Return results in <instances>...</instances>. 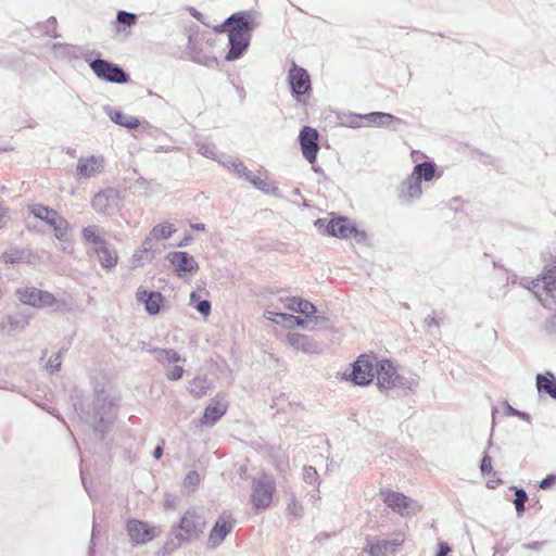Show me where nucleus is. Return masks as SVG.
I'll list each match as a JSON object with an SVG mask.
<instances>
[{"mask_svg":"<svg viewBox=\"0 0 556 556\" xmlns=\"http://www.w3.org/2000/svg\"><path fill=\"white\" fill-rule=\"evenodd\" d=\"M412 174L418 178L420 182L422 180L432 181L433 179H439L442 176V172L439 170L437 164L432 160H427L416 164Z\"/></svg>","mask_w":556,"mask_h":556,"instance_id":"28","label":"nucleus"},{"mask_svg":"<svg viewBox=\"0 0 556 556\" xmlns=\"http://www.w3.org/2000/svg\"><path fill=\"white\" fill-rule=\"evenodd\" d=\"M286 308L306 318L314 315V313H317V307L311 301L300 296L288 298Z\"/></svg>","mask_w":556,"mask_h":556,"instance_id":"32","label":"nucleus"},{"mask_svg":"<svg viewBox=\"0 0 556 556\" xmlns=\"http://www.w3.org/2000/svg\"><path fill=\"white\" fill-rule=\"evenodd\" d=\"M52 52L56 59L73 61L84 59H91L96 51L89 50L84 46H76L71 43L54 42L52 43Z\"/></svg>","mask_w":556,"mask_h":556,"instance_id":"16","label":"nucleus"},{"mask_svg":"<svg viewBox=\"0 0 556 556\" xmlns=\"http://www.w3.org/2000/svg\"><path fill=\"white\" fill-rule=\"evenodd\" d=\"M185 369L175 364L172 368L166 371V378L170 381H177L182 378Z\"/></svg>","mask_w":556,"mask_h":556,"instance_id":"53","label":"nucleus"},{"mask_svg":"<svg viewBox=\"0 0 556 556\" xmlns=\"http://www.w3.org/2000/svg\"><path fill=\"white\" fill-rule=\"evenodd\" d=\"M56 17L50 16L46 22L37 23L34 27V31L39 35L56 38L59 37V34L56 33Z\"/></svg>","mask_w":556,"mask_h":556,"instance_id":"40","label":"nucleus"},{"mask_svg":"<svg viewBox=\"0 0 556 556\" xmlns=\"http://www.w3.org/2000/svg\"><path fill=\"white\" fill-rule=\"evenodd\" d=\"M403 539L378 540L376 542H368L366 551L371 556H386L388 553H395L403 544Z\"/></svg>","mask_w":556,"mask_h":556,"instance_id":"27","label":"nucleus"},{"mask_svg":"<svg viewBox=\"0 0 556 556\" xmlns=\"http://www.w3.org/2000/svg\"><path fill=\"white\" fill-rule=\"evenodd\" d=\"M148 351L154 355L155 361L163 366L186 362L174 349L150 348Z\"/></svg>","mask_w":556,"mask_h":556,"instance_id":"35","label":"nucleus"},{"mask_svg":"<svg viewBox=\"0 0 556 556\" xmlns=\"http://www.w3.org/2000/svg\"><path fill=\"white\" fill-rule=\"evenodd\" d=\"M440 319L434 315H429L424 319V327L429 331L432 327H440Z\"/></svg>","mask_w":556,"mask_h":556,"instance_id":"59","label":"nucleus"},{"mask_svg":"<svg viewBox=\"0 0 556 556\" xmlns=\"http://www.w3.org/2000/svg\"><path fill=\"white\" fill-rule=\"evenodd\" d=\"M464 201L459 197H454L450 200L447 206L454 212H458L463 206Z\"/></svg>","mask_w":556,"mask_h":556,"instance_id":"61","label":"nucleus"},{"mask_svg":"<svg viewBox=\"0 0 556 556\" xmlns=\"http://www.w3.org/2000/svg\"><path fill=\"white\" fill-rule=\"evenodd\" d=\"M554 485H556V473L547 475L539 483V488L542 490H547Z\"/></svg>","mask_w":556,"mask_h":556,"instance_id":"57","label":"nucleus"},{"mask_svg":"<svg viewBox=\"0 0 556 556\" xmlns=\"http://www.w3.org/2000/svg\"><path fill=\"white\" fill-rule=\"evenodd\" d=\"M554 265H546L540 278L523 285L544 307L556 304V260Z\"/></svg>","mask_w":556,"mask_h":556,"instance_id":"5","label":"nucleus"},{"mask_svg":"<svg viewBox=\"0 0 556 556\" xmlns=\"http://www.w3.org/2000/svg\"><path fill=\"white\" fill-rule=\"evenodd\" d=\"M318 229L325 225L323 233L339 239L353 238L357 243H364L367 240L365 230L357 228L355 222L346 216H333L330 220L318 218L315 223Z\"/></svg>","mask_w":556,"mask_h":556,"instance_id":"4","label":"nucleus"},{"mask_svg":"<svg viewBox=\"0 0 556 556\" xmlns=\"http://www.w3.org/2000/svg\"><path fill=\"white\" fill-rule=\"evenodd\" d=\"M106 192L108 191H100L98 192L93 199H92V205L93 207H106L108 206V201H109V198L106 195Z\"/></svg>","mask_w":556,"mask_h":556,"instance_id":"54","label":"nucleus"},{"mask_svg":"<svg viewBox=\"0 0 556 556\" xmlns=\"http://www.w3.org/2000/svg\"><path fill=\"white\" fill-rule=\"evenodd\" d=\"M535 387L539 393H545L553 400H556V376L552 371L538 374L535 377Z\"/></svg>","mask_w":556,"mask_h":556,"instance_id":"33","label":"nucleus"},{"mask_svg":"<svg viewBox=\"0 0 556 556\" xmlns=\"http://www.w3.org/2000/svg\"><path fill=\"white\" fill-rule=\"evenodd\" d=\"M276 484L268 475H263L258 479L252 481L251 503L254 508L264 509L269 507L273 502Z\"/></svg>","mask_w":556,"mask_h":556,"instance_id":"10","label":"nucleus"},{"mask_svg":"<svg viewBox=\"0 0 556 556\" xmlns=\"http://www.w3.org/2000/svg\"><path fill=\"white\" fill-rule=\"evenodd\" d=\"M103 112L111 122L129 130L137 128L142 123L148 124L146 121H141L138 117L125 115L122 110L115 109L109 104L103 106Z\"/></svg>","mask_w":556,"mask_h":556,"instance_id":"25","label":"nucleus"},{"mask_svg":"<svg viewBox=\"0 0 556 556\" xmlns=\"http://www.w3.org/2000/svg\"><path fill=\"white\" fill-rule=\"evenodd\" d=\"M286 340L295 351L303 352L305 354H315L320 351L318 342L304 333L289 332Z\"/></svg>","mask_w":556,"mask_h":556,"instance_id":"22","label":"nucleus"},{"mask_svg":"<svg viewBox=\"0 0 556 556\" xmlns=\"http://www.w3.org/2000/svg\"><path fill=\"white\" fill-rule=\"evenodd\" d=\"M364 121H366L368 124L374 125L376 127H382L388 128L391 126L392 123L404 125L406 124L405 121L402 118L386 112H370L367 114H364Z\"/></svg>","mask_w":556,"mask_h":556,"instance_id":"31","label":"nucleus"},{"mask_svg":"<svg viewBox=\"0 0 556 556\" xmlns=\"http://www.w3.org/2000/svg\"><path fill=\"white\" fill-rule=\"evenodd\" d=\"M74 410L81 421L90 426L99 440L111 431L116 418L115 404L104 387H96L93 399L86 397L75 390L71 395Z\"/></svg>","mask_w":556,"mask_h":556,"instance_id":"1","label":"nucleus"},{"mask_svg":"<svg viewBox=\"0 0 556 556\" xmlns=\"http://www.w3.org/2000/svg\"><path fill=\"white\" fill-rule=\"evenodd\" d=\"M479 468L483 477L490 476L493 472L492 457L488 454V452H484L480 460Z\"/></svg>","mask_w":556,"mask_h":556,"instance_id":"50","label":"nucleus"},{"mask_svg":"<svg viewBox=\"0 0 556 556\" xmlns=\"http://www.w3.org/2000/svg\"><path fill=\"white\" fill-rule=\"evenodd\" d=\"M200 482V476L197 471L192 470L189 471L185 478V484L186 485H192L195 486Z\"/></svg>","mask_w":556,"mask_h":556,"instance_id":"58","label":"nucleus"},{"mask_svg":"<svg viewBox=\"0 0 556 556\" xmlns=\"http://www.w3.org/2000/svg\"><path fill=\"white\" fill-rule=\"evenodd\" d=\"M251 38L248 36L230 34L228 35L229 50L225 55V60L228 62L241 59L248 51Z\"/></svg>","mask_w":556,"mask_h":556,"instance_id":"23","label":"nucleus"},{"mask_svg":"<svg viewBox=\"0 0 556 556\" xmlns=\"http://www.w3.org/2000/svg\"><path fill=\"white\" fill-rule=\"evenodd\" d=\"M96 535H97V528H96V523L93 522L90 546L88 548V556H96V544H94Z\"/></svg>","mask_w":556,"mask_h":556,"instance_id":"64","label":"nucleus"},{"mask_svg":"<svg viewBox=\"0 0 556 556\" xmlns=\"http://www.w3.org/2000/svg\"><path fill=\"white\" fill-rule=\"evenodd\" d=\"M92 252L98 256L100 265L104 269H112L117 264V252L113 245L109 242H105L99 248H92Z\"/></svg>","mask_w":556,"mask_h":556,"instance_id":"30","label":"nucleus"},{"mask_svg":"<svg viewBox=\"0 0 556 556\" xmlns=\"http://www.w3.org/2000/svg\"><path fill=\"white\" fill-rule=\"evenodd\" d=\"M136 299L151 316L157 315L166 301L160 291L147 290L143 287L138 288Z\"/></svg>","mask_w":556,"mask_h":556,"instance_id":"18","label":"nucleus"},{"mask_svg":"<svg viewBox=\"0 0 556 556\" xmlns=\"http://www.w3.org/2000/svg\"><path fill=\"white\" fill-rule=\"evenodd\" d=\"M184 53L194 63L204 65L208 68H215L218 66V60L214 55L205 54L198 43L193 40V36H188V43L184 50Z\"/></svg>","mask_w":556,"mask_h":556,"instance_id":"21","label":"nucleus"},{"mask_svg":"<svg viewBox=\"0 0 556 556\" xmlns=\"http://www.w3.org/2000/svg\"><path fill=\"white\" fill-rule=\"evenodd\" d=\"M421 194V182L413 174L404 179L399 187V198L406 204L419 199Z\"/></svg>","mask_w":556,"mask_h":556,"instance_id":"24","label":"nucleus"},{"mask_svg":"<svg viewBox=\"0 0 556 556\" xmlns=\"http://www.w3.org/2000/svg\"><path fill=\"white\" fill-rule=\"evenodd\" d=\"M233 173L238 175L240 178H244L247 181L253 185V180H256L258 176L254 175L253 172H251L243 162H238L237 164H233Z\"/></svg>","mask_w":556,"mask_h":556,"instance_id":"46","label":"nucleus"},{"mask_svg":"<svg viewBox=\"0 0 556 556\" xmlns=\"http://www.w3.org/2000/svg\"><path fill=\"white\" fill-rule=\"evenodd\" d=\"M138 22L137 14L124 10H119L116 13L115 30L117 33L124 31L126 28L135 26Z\"/></svg>","mask_w":556,"mask_h":556,"instance_id":"36","label":"nucleus"},{"mask_svg":"<svg viewBox=\"0 0 556 556\" xmlns=\"http://www.w3.org/2000/svg\"><path fill=\"white\" fill-rule=\"evenodd\" d=\"M318 137V130L311 126H303L298 136L302 155L312 165L316 163L320 150Z\"/></svg>","mask_w":556,"mask_h":556,"instance_id":"12","label":"nucleus"},{"mask_svg":"<svg viewBox=\"0 0 556 556\" xmlns=\"http://www.w3.org/2000/svg\"><path fill=\"white\" fill-rule=\"evenodd\" d=\"M220 165H223L224 167L228 168V169H232L233 170V164H237L238 162L233 161L231 159V156L225 154V153H218L217 154V160H216Z\"/></svg>","mask_w":556,"mask_h":556,"instance_id":"55","label":"nucleus"},{"mask_svg":"<svg viewBox=\"0 0 556 556\" xmlns=\"http://www.w3.org/2000/svg\"><path fill=\"white\" fill-rule=\"evenodd\" d=\"M253 186L266 194L276 195L279 190L275 182H269L265 179H262L261 177H258L256 180H253Z\"/></svg>","mask_w":556,"mask_h":556,"instance_id":"47","label":"nucleus"},{"mask_svg":"<svg viewBox=\"0 0 556 556\" xmlns=\"http://www.w3.org/2000/svg\"><path fill=\"white\" fill-rule=\"evenodd\" d=\"M81 236L84 240L93 244V248H99V245L108 242L100 235V229L96 225H90L83 228Z\"/></svg>","mask_w":556,"mask_h":556,"instance_id":"39","label":"nucleus"},{"mask_svg":"<svg viewBox=\"0 0 556 556\" xmlns=\"http://www.w3.org/2000/svg\"><path fill=\"white\" fill-rule=\"evenodd\" d=\"M96 54L97 58L87 59V64L99 79L118 85L130 81L129 74L121 65L102 59L99 52Z\"/></svg>","mask_w":556,"mask_h":556,"instance_id":"6","label":"nucleus"},{"mask_svg":"<svg viewBox=\"0 0 556 556\" xmlns=\"http://www.w3.org/2000/svg\"><path fill=\"white\" fill-rule=\"evenodd\" d=\"M383 503L393 511L404 515V511L410 507L412 500L401 492L387 491L382 493Z\"/></svg>","mask_w":556,"mask_h":556,"instance_id":"29","label":"nucleus"},{"mask_svg":"<svg viewBox=\"0 0 556 556\" xmlns=\"http://www.w3.org/2000/svg\"><path fill=\"white\" fill-rule=\"evenodd\" d=\"M97 159L90 156L89 159H80L76 166V173L79 177H91L98 172Z\"/></svg>","mask_w":556,"mask_h":556,"instance_id":"38","label":"nucleus"},{"mask_svg":"<svg viewBox=\"0 0 556 556\" xmlns=\"http://www.w3.org/2000/svg\"><path fill=\"white\" fill-rule=\"evenodd\" d=\"M160 253V248L156 247V239L150 233L142 242L141 249L134 254V264L137 265L140 261H152L155 255Z\"/></svg>","mask_w":556,"mask_h":556,"instance_id":"34","label":"nucleus"},{"mask_svg":"<svg viewBox=\"0 0 556 556\" xmlns=\"http://www.w3.org/2000/svg\"><path fill=\"white\" fill-rule=\"evenodd\" d=\"M61 355L62 352L59 351L56 354L52 355L48 361L47 368L50 370L51 374L59 371L61 369Z\"/></svg>","mask_w":556,"mask_h":556,"instance_id":"52","label":"nucleus"},{"mask_svg":"<svg viewBox=\"0 0 556 556\" xmlns=\"http://www.w3.org/2000/svg\"><path fill=\"white\" fill-rule=\"evenodd\" d=\"M230 23L228 22V17L220 24L214 26V31L216 34L227 33L229 35Z\"/></svg>","mask_w":556,"mask_h":556,"instance_id":"63","label":"nucleus"},{"mask_svg":"<svg viewBox=\"0 0 556 556\" xmlns=\"http://www.w3.org/2000/svg\"><path fill=\"white\" fill-rule=\"evenodd\" d=\"M377 387L381 392L401 391L403 395L413 392L418 386L415 377H404L397 372L396 366L390 359H381L376 363Z\"/></svg>","mask_w":556,"mask_h":556,"instance_id":"3","label":"nucleus"},{"mask_svg":"<svg viewBox=\"0 0 556 556\" xmlns=\"http://www.w3.org/2000/svg\"><path fill=\"white\" fill-rule=\"evenodd\" d=\"M16 296L21 303L35 308L51 307L56 303V298L49 291L36 287H24L16 290Z\"/></svg>","mask_w":556,"mask_h":556,"instance_id":"11","label":"nucleus"},{"mask_svg":"<svg viewBox=\"0 0 556 556\" xmlns=\"http://www.w3.org/2000/svg\"><path fill=\"white\" fill-rule=\"evenodd\" d=\"M230 23V34L252 37V33L256 27L255 12L252 10L239 11L228 16Z\"/></svg>","mask_w":556,"mask_h":556,"instance_id":"14","label":"nucleus"},{"mask_svg":"<svg viewBox=\"0 0 556 556\" xmlns=\"http://www.w3.org/2000/svg\"><path fill=\"white\" fill-rule=\"evenodd\" d=\"M364 114L349 113L342 114L338 116L339 124L341 126L357 128L363 125Z\"/></svg>","mask_w":556,"mask_h":556,"instance_id":"44","label":"nucleus"},{"mask_svg":"<svg viewBox=\"0 0 556 556\" xmlns=\"http://www.w3.org/2000/svg\"><path fill=\"white\" fill-rule=\"evenodd\" d=\"M312 321L319 326L320 329H329L332 327L329 317L324 313H314V315L308 317V324Z\"/></svg>","mask_w":556,"mask_h":556,"instance_id":"48","label":"nucleus"},{"mask_svg":"<svg viewBox=\"0 0 556 556\" xmlns=\"http://www.w3.org/2000/svg\"><path fill=\"white\" fill-rule=\"evenodd\" d=\"M451 551H452V548L448 545V543H446L444 541H440L438 543L435 556H447L451 553Z\"/></svg>","mask_w":556,"mask_h":556,"instance_id":"60","label":"nucleus"},{"mask_svg":"<svg viewBox=\"0 0 556 556\" xmlns=\"http://www.w3.org/2000/svg\"><path fill=\"white\" fill-rule=\"evenodd\" d=\"M207 526L205 517L194 507L188 508L179 520L172 526L164 549L174 552L185 544L198 541Z\"/></svg>","mask_w":556,"mask_h":556,"instance_id":"2","label":"nucleus"},{"mask_svg":"<svg viewBox=\"0 0 556 556\" xmlns=\"http://www.w3.org/2000/svg\"><path fill=\"white\" fill-rule=\"evenodd\" d=\"M287 81L291 96L298 102H302L303 98L309 96L312 92V80L308 71L294 62H292L289 68Z\"/></svg>","mask_w":556,"mask_h":556,"instance_id":"9","label":"nucleus"},{"mask_svg":"<svg viewBox=\"0 0 556 556\" xmlns=\"http://www.w3.org/2000/svg\"><path fill=\"white\" fill-rule=\"evenodd\" d=\"M28 210L35 218L45 222L53 229L56 239L61 241L66 240L70 224L54 208L43 204H31L28 206Z\"/></svg>","mask_w":556,"mask_h":556,"instance_id":"7","label":"nucleus"},{"mask_svg":"<svg viewBox=\"0 0 556 556\" xmlns=\"http://www.w3.org/2000/svg\"><path fill=\"white\" fill-rule=\"evenodd\" d=\"M378 359L374 355L362 354L351 365V372L344 376L354 386H369L376 376V363Z\"/></svg>","mask_w":556,"mask_h":556,"instance_id":"8","label":"nucleus"},{"mask_svg":"<svg viewBox=\"0 0 556 556\" xmlns=\"http://www.w3.org/2000/svg\"><path fill=\"white\" fill-rule=\"evenodd\" d=\"M167 260L174 267L178 277L187 274H194L199 270V264L194 257L186 251H173L166 254Z\"/></svg>","mask_w":556,"mask_h":556,"instance_id":"15","label":"nucleus"},{"mask_svg":"<svg viewBox=\"0 0 556 556\" xmlns=\"http://www.w3.org/2000/svg\"><path fill=\"white\" fill-rule=\"evenodd\" d=\"M210 386L205 376L194 377L188 384L187 390L195 399H200L206 394Z\"/></svg>","mask_w":556,"mask_h":556,"instance_id":"37","label":"nucleus"},{"mask_svg":"<svg viewBox=\"0 0 556 556\" xmlns=\"http://www.w3.org/2000/svg\"><path fill=\"white\" fill-rule=\"evenodd\" d=\"M198 152L205 157L217 160V148L214 143L210 141H198L197 142Z\"/></svg>","mask_w":556,"mask_h":556,"instance_id":"45","label":"nucleus"},{"mask_svg":"<svg viewBox=\"0 0 556 556\" xmlns=\"http://www.w3.org/2000/svg\"><path fill=\"white\" fill-rule=\"evenodd\" d=\"M190 305L195 308L203 317H207L212 311V303L206 299H201L197 291L190 293Z\"/></svg>","mask_w":556,"mask_h":556,"instance_id":"41","label":"nucleus"},{"mask_svg":"<svg viewBox=\"0 0 556 556\" xmlns=\"http://www.w3.org/2000/svg\"><path fill=\"white\" fill-rule=\"evenodd\" d=\"M265 316L267 319L274 321L275 324L281 325L285 328L293 329V328H302L306 330H314V327L308 326V318L304 316H295L289 313H276L271 311H266Z\"/></svg>","mask_w":556,"mask_h":556,"instance_id":"20","label":"nucleus"},{"mask_svg":"<svg viewBox=\"0 0 556 556\" xmlns=\"http://www.w3.org/2000/svg\"><path fill=\"white\" fill-rule=\"evenodd\" d=\"M228 403L225 396L217 394L204 408L202 424L204 426H214L227 413Z\"/></svg>","mask_w":556,"mask_h":556,"instance_id":"19","label":"nucleus"},{"mask_svg":"<svg viewBox=\"0 0 556 556\" xmlns=\"http://www.w3.org/2000/svg\"><path fill=\"white\" fill-rule=\"evenodd\" d=\"M553 305L556 306V304H551L548 308L552 309ZM544 330L548 334H555L556 333V314L553 315L551 318L545 320V323H544Z\"/></svg>","mask_w":556,"mask_h":556,"instance_id":"56","label":"nucleus"},{"mask_svg":"<svg viewBox=\"0 0 556 556\" xmlns=\"http://www.w3.org/2000/svg\"><path fill=\"white\" fill-rule=\"evenodd\" d=\"M510 490L514 491L515 498L513 501L514 504H526L529 500L528 493L523 488L511 485Z\"/></svg>","mask_w":556,"mask_h":556,"instance_id":"51","label":"nucleus"},{"mask_svg":"<svg viewBox=\"0 0 556 556\" xmlns=\"http://www.w3.org/2000/svg\"><path fill=\"white\" fill-rule=\"evenodd\" d=\"M126 530L134 546L146 544L157 535L155 527L135 518L127 520Z\"/></svg>","mask_w":556,"mask_h":556,"instance_id":"13","label":"nucleus"},{"mask_svg":"<svg viewBox=\"0 0 556 556\" xmlns=\"http://www.w3.org/2000/svg\"><path fill=\"white\" fill-rule=\"evenodd\" d=\"M236 521L232 518H224L223 516L218 517L211 529L206 542V547L208 549L217 548L227 538V535L232 531Z\"/></svg>","mask_w":556,"mask_h":556,"instance_id":"17","label":"nucleus"},{"mask_svg":"<svg viewBox=\"0 0 556 556\" xmlns=\"http://www.w3.org/2000/svg\"><path fill=\"white\" fill-rule=\"evenodd\" d=\"M546 541H534L530 543L522 544L523 549H532V551H540L544 545H546Z\"/></svg>","mask_w":556,"mask_h":556,"instance_id":"62","label":"nucleus"},{"mask_svg":"<svg viewBox=\"0 0 556 556\" xmlns=\"http://www.w3.org/2000/svg\"><path fill=\"white\" fill-rule=\"evenodd\" d=\"M29 325V317L24 313H15L7 315L0 321V332L11 336L14 332L23 331Z\"/></svg>","mask_w":556,"mask_h":556,"instance_id":"26","label":"nucleus"},{"mask_svg":"<svg viewBox=\"0 0 556 556\" xmlns=\"http://www.w3.org/2000/svg\"><path fill=\"white\" fill-rule=\"evenodd\" d=\"M176 231L174 228V225L170 223H161L157 224L152 228L150 233L156 239V240H165L172 237V235Z\"/></svg>","mask_w":556,"mask_h":556,"instance_id":"43","label":"nucleus"},{"mask_svg":"<svg viewBox=\"0 0 556 556\" xmlns=\"http://www.w3.org/2000/svg\"><path fill=\"white\" fill-rule=\"evenodd\" d=\"M28 253L24 249L12 248L3 252L1 260L5 264L23 263L27 260Z\"/></svg>","mask_w":556,"mask_h":556,"instance_id":"42","label":"nucleus"},{"mask_svg":"<svg viewBox=\"0 0 556 556\" xmlns=\"http://www.w3.org/2000/svg\"><path fill=\"white\" fill-rule=\"evenodd\" d=\"M303 478L304 481L314 485L319 484V476L315 467L305 466L303 469Z\"/></svg>","mask_w":556,"mask_h":556,"instance_id":"49","label":"nucleus"}]
</instances>
